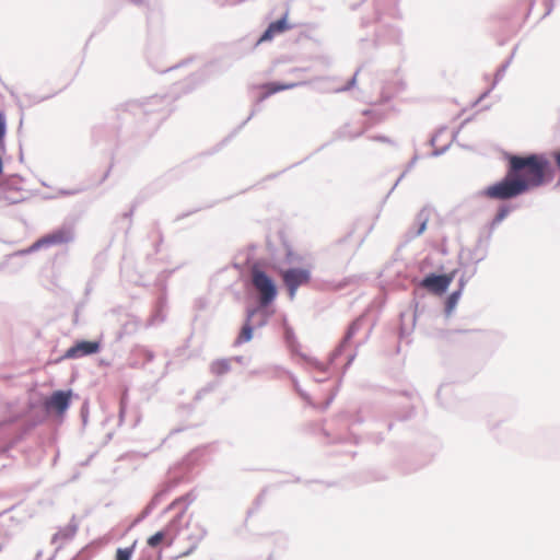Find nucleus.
Returning <instances> with one entry per match:
<instances>
[{"instance_id": "4468645a", "label": "nucleus", "mask_w": 560, "mask_h": 560, "mask_svg": "<svg viewBox=\"0 0 560 560\" xmlns=\"http://www.w3.org/2000/svg\"><path fill=\"white\" fill-rule=\"evenodd\" d=\"M459 292H454L452 293L450 296H448V300H447V305L450 308L454 307L455 304L457 303L458 301V298H459Z\"/></svg>"}, {"instance_id": "1a4fd4ad", "label": "nucleus", "mask_w": 560, "mask_h": 560, "mask_svg": "<svg viewBox=\"0 0 560 560\" xmlns=\"http://www.w3.org/2000/svg\"><path fill=\"white\" fill-rule=\"evenodd\" d=\"M289 28V25L287 24L285 19H280L276 22H272L269 24L268 28L262 34L260 40H269L271 39L276 34L282 33L285 30Z\"/></svg>"}, {"instance_id": "423d86ee", "label": "nucleus", "mask_w": 560, "mask_h": 560, "mask_svg": "<svg viewBox=\"0 0 560 560\" xmlns=\"http://www.w3.org/2000/svg\"><path fill=\"white\" fill-rule=\"evenodd\" d=\"M100 342L82 340L70 347L66 353V359H77L90 354H94L100 350Z\"/></svg>"}, {"instance_id": "6e6552de", "label": "nucleus", "mask_w": 560, "mask_h": 560, "mask_svg": "<svg viewBox=\"0 0 560 560\" xmlns=\"http://www.w3.org/2000/svg\"><path fill=\"white\" fill-rule=\"evenodd\" d=\"M295 86H298V83H294V82H289V83L270 82V83L260 84L257 86V89L260 92L259 100L260 101L266 100L275 93L290 90Z\"/></svg>"}, {"instance_id": "39448f33", "label": "nucleus", "mask_w": 560, "mask_h": 560, "mask_svg": "<svg viewBox=\"0 0 560 560\" xmlns=\"http://www.w3.org/2000/svg\"><path fill=\"white\" fill-rule=\"evenodd\" d=\"M454 272L447 275H430L422 280L421 285L435 294L444 293L454 280Z\"/></svg>"}, {"instance_id": "7ed1b4c3", "label": "nucleus", "mask_w": 560, "mask_h": 560, "mask_svg": "<svg viewBox=\"0 0 560 560\" xmlns=\"http://www.w3.org/2000/svg\"><path fill=\"white\" fill-rule=\"evenodd\" d=\"M282 280L288 288L290 299L293 300L299 287L310 282L311 272L305 268H291L282 272Z\"/></svg>"}, {"instance_id": "9b49d317", "label": "nucleus", "mask_w": 560, "mask_h": 560, "mask_svg": "<svg viewBox=\"0 0 560 560\" xmlns=\"http://www.w3.org/2000/svg\"><path fill=\"white\" fill-rule=\"evenodd\" d=\"M165 536V533L163 530H160L154 535L150 536L147 540V544L151 548H155L164 540Z\"/></svg>"}, {"instance_id": "f8f14e48", "label": "nucleus", "mask_w": 560, "mask_h": 560, "mask_svg": "<svg viewBox=\"0 0 560 560\" xmlns=\"http://www.w3.org/2000/svg\"><path fill=\"white\" fill-rule=\"evenodd\" d=\"M132 553H133L132 547L118 548L115 553V560H131Z\"/></svg>"}, {"instance_id": "f257e3e1", "label": "nucleus", "mask_w": 560, "mask_h": 560, "mask_svg": "<svg viewBox=\"0 0 560 560\" xmlns=\"http://www.w3.org/2000/svg\"><path fill=\"white\" fill-rule=\"evenodd\" d=\"M505 177L489 187L482 195L490 199L506 200L515 198L546 182L550 163L539 154L526 156L509 155Z\"/></svg>"}, {"instance_id": "f3484780", "label": "nucleus", "mask_w": 560, "mask_h": 560, "mask_svg": "<svg viewBox=\"0 0 560 560\" xmlns=\"http://www.w3.org/2000/svg\"><path fill=\"white\" fill-rule=\"evenodd\" d=\"M254 315V311L249 312L248 319Z\"/></svg>"}, {"instance_id": "2eb2a0df", "label": "nucleus", "mask_w": 560, "mask_h": 560, "mask_svg": "<svg viewBox=\"0 0 560 560\" xmlns=\"http://www.w3.org/2000/svg\"><path fill=\"white\" fill-rule=\"evenodd\" d=\"M4 133H5V120H4L3 115L0 113V143L3 140Z\"/></svg>"}, {"instance_id": "20e7f679", "label": "nucleus", "mask_w": 560, "mask_h": 560, "mask_svg": "<svg viewBox=\"0 0 560 560\" xmlns=\"http://www.w3.org/2000/svg\"><path fill=\"white\" fill-rule=\"evenodd\" d=\"M72 240V233L68 229L56 230L36 241L27 252L36 250L43 246L59 245L68 243Z\"/></svg>"}, {"instance_id": "0eeeda50", "label": "nucleus", "mask_w": 560, "mask_h": 560, "mask_svg": "<svg viewBox=\"0 0 560 560\" xmlns=\"http://www.w3.org/2000/svg\"><path fill=\"white\" fill-rule=\"evenodd\" d=\"M71 399V392L57 390L52 393L50 398L46 401L45 407L48 410H54L62 415L69 407Z\"/></svg>"}, {"instance_id": "9d476101", "label": "nucleus", "mask_w": 560, "mask_h": 560, "mask_svg": "<svg viewBox=\"0 0 560 560\" xmlns=\"http://www.w3.org/2000/svg\"><path fill=\"white\" fill-rule=\"evenodd\" d=\"M252 337H253V328L250 327L249 323H246L240 332L237 342L238 343L247 342L252 339Z\"/></svg>"}, {"instance_id": "a211bd4d", "label": "nucleus", "mask_w": 560, "mask_h": 560, "mask_svg": "<svg viewBox=\"0 0 560 560\" xmlns=\"http://www.w3.org/2000/svg\"><path fill=\"white\" fill-rule=\"evenodd\" d=\"M424 226H425V223L422 224L420 232L424 230Z\"/></svg>"}, {"instance_id": "f03ea898", "label": "nucleus", "mask_w": 560, "mask_h": 560, "mask_svg": "<svg viewBox=\"0 0 560 560\" xmlns=\"http://www.w3.org/2000/svg\"><path fill=\"white\" fill-rule=\"evenodd\" d=\"M252 281L260 294V304L268 305L277 295V289L270 277L266 272L254 268L252 271Z\"/></svg>"}, {"instance_id": "ddd939ff", "label": "nucleus", "mask_w": 560, "mask_h": 560, "mask_svg": "<svg viewBox=\"0 0 560 560\" xmlns=\"http://www.w3.org/2000/svg\"><path fill=\"white\" fill-rule=\"evenodd\" d=\"M509 212H510V209L508 207H501L495 214L494 222L499 223L502 220H504L506 218V215L509 214Z\"/></svg>"}, {"instance_id": "dca6fc26", "label": "nucleus", "mask_w": 560, "mask_h": 560, "mask_svg": "<svg viewBox=\"0 0 560 560\" xmlns=\"http://www.w3.org/2000/svg\"><path fill=\"white\" fill-rule=\"evenodd\" d=\"M374 140H377V141H382V142H385V143H392V140L388 138V137H375L373 138Z\"/></svg>"}]
</instances>
